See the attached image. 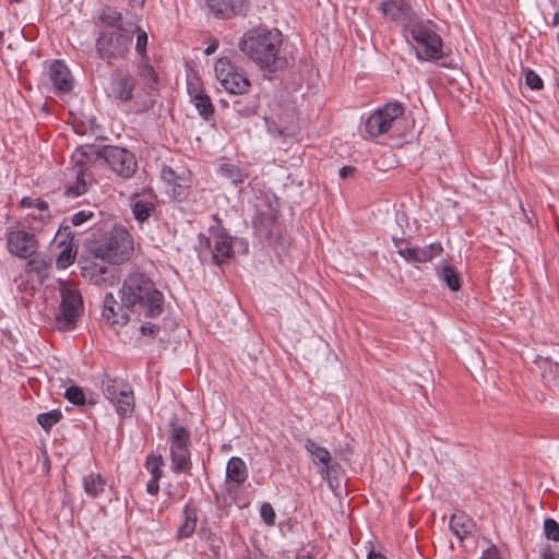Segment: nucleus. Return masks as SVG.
I'll return each mask as SVG.
<instances>
[{
	"mask_svg": "<svg viewBox=\"0 0 559 559\" xmlns=\"http://www.w3.org/2000/svg\"><path fill=\"white\" fill-rule=\"evenodd\" d=\"M282 44L283 34L277 28L255 27L242 35L239 48L261 69L275 72L286 62L280 56Z\"/></svg>",
	"mask_w": 559,
	"mask_h": 559,
	"instance_id": "f257e3e1",
	"label": "nucleus"
},
{
	"mask_svg": "<svg viewBox=\"0 0 559 559\" xmlns=\"http://www.w3.org/2000/svg\"><path fill=\"white\" fill-rule=\"evenodd\" d=\"M120 300L131 311L145 318L158 317L164 309V296L143 273L129 274L119 288Z\"/></svg>",
	"mask_w": 559,
	"mask_h": 559,
	"instance_id": "f03ea898",
	"label": "nucleus"
},
{
	"mask_svg": "<svg viewBox=\"0 0 559 559\" xmlns=\"http://www.w3.org/2000/svg\"><path fill=\"white\" fill-rule=\"evenodd\" d=\"M403 34L413 46L418 60L433 61L443 57L442 38L433 29L431 21H423L417 17Z\"/></svg>",
	"mask_w": 559,
	"mask_h": 559,
	"instance_id": "7ed1b4c3",
	"label": "nucleus"
},
{
	"mask_svg": "<svg viewBox=\"0 0 559 559\" xmlns=\"http://www.w3.org/2000/svg\"><path fill=\"white\" fill-rule=\"evenodd\" d=\"M133 251V237L123 227H115L95 248V254L110 263L119 264Z\"/></svg>",
	"mask_w": 559,
	"mask_h": 559,
	"instance_id": "20e7f679",
	"label": "nucleus"
},
{
	"mask_svg": "<svg viewBox=\"0 0 559 559\" xmlns=\"http://www.w3.org/2000/svg\"><path fill=\"white\" fill-rule=\"evenodd\" d=\"M190 445V432L182 426L171 425L169 429V455L173 473L188 476L192 474Z\"/></svg>",
	"mask_w": 559,
	"mask_h": 559,
	"instance_id": "39448f33",
	"label": "nucleus"
},
{
	"mask_svg": "<svg viewBox=\"0 0 559 559\" xmlns=\"http://www.w3.org/2000/svg\"><path fill=\"white\" fill-rule=\"evenodd\" d=\"M59 293L61 302L56 317L58 326L61 330H72L83 313L82 296L76 286L67 281L59 282Z\"/></svg>",
	"mask_w": 559,
	"mask_h": 559,
	"instance_id": "423d86ee",
	"label": "nucleus"
},
{
	"mask_svg": "<svg viewBox=\"0 0 559 559\" xmlns=\"http://www.w3.org/2000/svg\"><path fill=\"white\" fill-rule=\"evenodd\" d=\"M404 114V107L399 102H391L377 108L365 119V130L371 138L390 132Z\"/></svg>",
	"mask_w": 559,
	"mask_h": 559,
	"instance_id": "0eeeda50",
	"label": "nucleus"
},
{
	"mask_svg": "<svg viewBox=\"0 0 559 559\" xmlns=\"http://www.w3.org/2000/svg\"><path fill=\"white\" fill-rule=\"evenodd\" d=\"M132 36L119 31L103 32L96 39V52L108 64L122 59L129 52Z\"/></svg>",
	"mask_w": 559,
	"mask_h": 559,
	"instance_id": "6e6552de",
	"label": "nucleus"
},
{
	"mask_svg": "<svg viewBox=\"0 0 559 559\" xmlns=\"http://www.w3.org/2000/svg\"><path fill=\"white\" fill-rule=\"evenodd\" d=\"M103 391L119 417H131L134 411V394L129 383L119 379H108L103 383Z\"/></svg>",
	"mask_w": 559,
	"mask_h": 559,
	"instance_id": "1a4fd4ad",
	"label": "nucleus"
},
{
	"mask_svg": "<svg viewBox=\"0 0 559 559\" xmlns=\"http://www.w3.org/2000/svg\"><path fill=\"white\" fill-rule=\"evenodd\" d=\"M215 76L222 87L230 94H243L249 88L247 76L227 58H219L215 63Z\"/></svg>",
	"mask_w": 559,
	"mask_h": 559,
	"instance_id": "9d476101",
	"label": "nucleus"
},
{
	"mask_svg": "<svg viewBox=\"0 0 559 559\" xmlns=\"http://www.w3.org/2000/svg\"><path fill=\"white\" fill-rule=\"evenodd\" d=\"M377 9L385 20L400 25L403 32L417 19L407 0H379Z\"/></svg>",
	"mask_w": 559,
	"mask_h": 559,
	"instance_id": "9b49d317",
	"label": "nucleus"
},
{
	"mask_svg": "<svg viewBox=\"0 0 559 559\" xmlns=\"http://www.w3.org/2000/svg\"><path fill=\"white\" fill-rule=\"evenodd\" d=\"M104 157L109 167L122 178H130L138 168L134 154L123 147H108L104 152Z\"/></svg>",
	"mask_w": 559,
	"mask_h": 559,
	"instance_id": "f8f14e48",
	"label": "nucleus"
},
{
	"mask_svg": "<svg viewBox=\"0 0 559 559\" xmlns=\"http://www.w3.org/2000/svg\"><path fill=\"white\" fill-rule=\"evenodd\" d=\"M130 309L123 305L122 301L118 302L112 293H107L103 300L102 318L106 324L111 326L115 331L123 328L130 320Z\"/></svg>",
	"mask_w": 559,
	"mask_h": 559,
	"instance_id": "ddd939ff",
	"label": "nucleus"
},
{
	"mask_svg": "<svg viewBox=\"0 0 559 559\" xmlns=\"http://www.w3.org/2000/svg\"><path fill=\"white\" fill-rule=\"evenodd\" d=\"M8 250L22 259L32 257L37 250L35 236L22 229H14L7 234Z\"/></svg>",
	"mask_w": 559,
	"mask_h": 559,
	"instance_id": "4468645a",
	"label": "nucleus"
},
{
	"mask_svg": "<svg viewBox=\"0 0 559 559\" xmlns=\"http://www.w3.org/2000/svg\"><path fill=\"white\" fill-rule=\"evenodd\" d=\"M135 79L128 71H118L111 80L109 96L118 103H129L134 97Z\"/></svg>",
	"mask_w": 559,
	"mask_h": 559,
	"instance_id": "2eb2a0df",
	"label": "nucleus"
},
{
	"mask_svg": "<svg viewBox=\"0 0 559 559\" xmlns=\"http://www.w3.org/2000/svg\"><path fill=\"white\" fill-rule=\"evenodd\" d=\"M305 449L310 455L321 478L328 480L330 478V465L332 462V455L329 450L309 438L305 440Z\"/></svg>",
	"mask_w": 559,
	"mask_h": 559,
	"instance_id": "dca6fc26",
	"label": "nucleus"
},
{
	"mask_svg": "<svg viewBox=\"0 0 559 559\" xmlns=\"http://www.w3.org/2000/svg\"><path fill=\"white\" fill-rule=\"evenodd\" d=\"M84 153L81 151H76L72 155V160L74 163V167L72 169L73 175H75V182L67 188V194L69 197H80L87 191V187L91 181V176L87 174L84 162Z\"/></svg>",
	"mask_w": 559,
	"mask_h": 559,
	"instance_id": "f3484780",
	"label": "nucleus"
},
{
	"mask_svg": "<svg viewBox=\"0 0 559 559\" xmlns=\"http://www.w3.org/2000/svg\"><path fill=\"white\" fill-rule=\"evenodd\" d=\"M49 79L53 87L61 93H68L72 90V75L67 64L61 60H55L48 70Z\"/></svg>",
	"mask_w": 559,
	"mask_h": 559,
	"instance_id": "a211bd4d",
	"label": "nucleus"
},
{
	"mask_svg": "<svg viewBox=\"0 0 559 559\" xmlns=\"http://www.w3.org/2000/svg\"><path fill=\"white\" fill-rule=\"evenodd\" d=\"M248 478V468L241 457L233 456L226 465V483L234 489H239Z\"/></svg>",
	"mask_w": 559,
	"mask_h": 559,
	"instance_id": "6ab92c4d",
	"label": "nucleus"
},
{
	"mask_svg": "<svg viewBox=\"0 0 559 559\" xmlns=\"http://www.w3.org/2000/svg\"><path fill=\"white\" fill-rule=\"evenodd\" d=\"M160 176L162 179L171 187L175 198L183 199L186 197L187 189L189 187V179L185 171L177 174V171L170 167H163Z\"/></svg>",
	"mask_w": 559,
	"mask_h": 559,
	"instance_id": "aec40b11",
	"label": "nucleus"
},
{
	"mask_svg": "<svg viewBox=\"0 0 559 559\" xmlns=\"http://www.w3.org/2000/svg\"><path fill=\"white\" fill-rule=\"evenodd\" d=\"M534 364L539 368L544 384L551 389L557 385L559 380V364L550 357L537 355Z\"/></svg>",
	"mask_w": 559,
	"mask_h": 559,
	"instance_id": "412c9836",
	"label": "nucleus"
},
{
	"mask_svg": "<svg viewBox=\"0 0 559 559\" xmlns=\"http://www.w3.org/2000/svg\"><path fill=\"white\" fill-rule=\"evenodd\" d=\"M449 527L460 540H463L473 534L475 523L464 512H455L450 519Z\"/></svg>",
	"mask_w": 559,
	"mask_h": 559,
	"instance_id": "4be33fe9",
	"label": "nucleus"
},
{
	"mask_svg": "<svg viewBox=\"0 0 559 559\" xmlns=\"http://www.w3.org/2000/svg\"><path fill=\"white\" fill-rule=\"evenodd\" d=\"M132 213L139 223L145 222L154 212L155 203L153 195H134L131 199Z\"/></svg>",
	"mask_w": 559,
	"mask_h": 559,
	"instance_id": "5701e85b",
	"label": "nucleus"
},
{
	"mask_svg": "<svg viewBox=\"0 0 559 559\" xmlns=\"http://www.w3.org/2000/svg\"><path fill=\"white\" fill-rule=\"evenodd\" d=\"M188 92L199 115L207 120L214 112L211 98L194 86L193 83H188Z\"/></svg>",
	"mask_w": 559,
	"mask_h": 559,
	"instance_id": "b1692460",
	"label": "nucleus"
},
{
	"mask_svg": "<svg viewBox=\"0 0 559 559\" xmlns=\"http://www.w3.org/2000/svg\"><path fill=\"white\" fill-rule=\"evenodd\" d=\"M206 4L213 13L228 16L240 13L245 0H206Z\"/></svg>",
	"mask_w": 559,
	"mask_h": 559,
	"instance_id": "393cba45",
	"label": "nucleus"
},
{
	"mask_svg": "<svg viewBox=\"0 0 559 559\" xmlns=\"http://www.w3.org/2000/svg\"><path fill=\"white\" fill-rule=\"evenodd\" d=\"M233 254V239L225 235L219 234L215 236L213 248V261L216 264L224 263Z\"/></svg>",
	"mask_w": 559,
	"mask_h": 559,
	"instance_id": "a878e982",
	"label": "nucleus"
},
{
	"mask_svg": "<svg viewBox=\"0 0 559 559\" xmlns=\"http://www.w3.org/2000/svg\"><path fill=\"white\" fill-rule=\"evenodd\" d=\"M82 485L88 497L97 498L105 491L107 479L102 474L92 472L83 477Z\"/></svg>",
	"mask_w": 559,
	"mask_h": 559,
	"instance_id": "bb28decb",
	"label": "nucleus"
},
{
	"mask_svg": "<svg viewBox=\"0 0 559 559\" xmlns=\"http://www.w3.org/2000/svg\"><path fill=\"white\" fill-rule=\"evenodd\" d=\"M442 246L440 242H432L425 247H417L413 251L408 263H426L432 259L439 257L442 252Z\"/></svg>",
	"mask_w": 559,
	"mask_h": 559,
	"instance_id": "cd10ccee",
	"label": "nucleus"
},
{
	"mask_svg": "<svg viewBox=\"0 0 559 559\" xmlns=\"http://www.w3.org/2000/svg\"><path fill=\"white\" fill-rule=\"evenodd\" d=\"M183 516L185 521L178 528V536L180 538H188L194 533L197 528L198 516L195 510L192 509L189 504H187L183 509Z\"/></svg>",
	"mask_w": 559,
	"mask_h": 559,
	"instance_id": "c85d7f7f",
	"label": "nucleus"
},
{
	"mask_svg": "<svg viewBox=\"0 0 559 559\" xmlns=\"http://www.w3.org/2000/svg\"><path fill=\"white\" fill-rule=\"evenodd\" d=\"M276 219V213L272 209L267 213L259 212L253 219V227L260 235L267 236L271 233V226Z\"/></svg>",
	"mask_w": 559,
	"mask_h": 559,
	"instance_id": "c756f323",
	"label": "nucleus"
},
{
	"mask_svg": "<svg viewBox=\"0 0 559 559\" xmlns=\"http://www.w3.org/2000/svg\"><path fill=\"white\" fill-rule=\"evenodd\" d=\"M219 173L235 186L243 183L248 178V175L240 167L233 164H223L219 167Z\"/></svg>",
	"mask_w": 559,
	"mask_h": 559,
	"instance_id": "7c9ffc66",
	"label": "nucleus"
},
{
	"mask_svg": "<svg viewBox=\"0 0 559 559\" xmlns=\"http://www.w3.org/2000/svg\"><path fill=\"white\" fill-rule=\"evenodd\" d=\"M61 245L63 248L57 257V267L64 270L74 262L76 257V249L71 242L66 245L63 241H61Z\"/></svg>",
	"mask_w": 559,
	"mask_h": 559,
	"instance_id": "2f4dec72",
	"label": "nucleus"
},
{
	"mask_svg": "<svg viewBox=\"0 0 559 559\" xmlns=\"http://www.w3.org/2000/svg\"><path fill=\"white\" fill-rule=\"evenodd\" d=\"M441 278L451 290L456 292L461 288V277L452 265L443 264Z\"/></svg>",
	"mask_w": 559,
	"mask_h": 559,
	"instance_id": "473e14b6",
	"label": "nucleus"
},
{
	"mask_svg": "<svg viewBox=\"0 0 559 559\" xmlns=\"http://www.w3.org/2000/svg\"><path fill=\"white\" fill-rule=\"evenodd\" d=\"M163 465L164 459L160 454H150L145 461V468L150 472L151 477L162 478L163 477Z\"/></svg>",
	"mask_w": 559,
	"mask_h": 559,
	"instance_id": "72a5a7b5",
	"label": "nucleus"
},
{
	"mask_svg": "<svg viewBox=\"0 0 559 559\" xmlns=\"http://www.w3.org/2000/svg\"><path fill=\"white\" fill-rule=\"evenodd\" d=\"M139 76L143 81L145 87L154 88L156 73L154 69L144 60L139 66Z\"/></svg>",
	"mask_w": 559,
	"mask_h": 559,
	"instance_id": "f704fd0d",
	"label": "nucleus"
},
{
	"mask_svg": "<svg viewBox=\"0 0 559 559\" xmlns=\"http://www.w3.org/2000/svg\"><path fill=\"white\" fill-rule=\"evenodd\" d=\"M62 418V414L60 411L52 409L47 413H41L37 416V421L41 426L43 429L48 431L51 429Z\"/></svg>",
	"mask_w": 559,
	"mask_h": 559,
	"instance_id": "c9c22d12",
	"label": "nucleus"
},
{
	"mask_svg": "<svg viewBox=\"0 0 559 559\" xmlns=\"http://www.w3.org/2000/svg\"><path fill=\"white\" fill-rule=\"evenodd\" d=\"M136 33V43H135V51L141 57V59H145L146 57V48L148 44V36L145 31L140 27L135 28Z\"/></svg>",
	"mask_w": 559,
	"mask_h": 559,
	"instance_id": "e433bc0d",
	"label": "nucleus"
},
{
	"mask_svg": "<svg viewBox=\"0 0 559 559\" xmlns=\"http://www.w3.org/2000/svg\"><path fill=\"white\" fill-rule=\"evenodd\" d=\"M66 399L73 405H83L85 403V395L81 388L72 385L64 392Z\"/></svg>",
	"mask_w": 559,
	"mask_h": 559,
	"instance_id": "4c0bfd02",
	"label": "nucleus"
},
{
	"mask_svg": "<svg viewBox=\"0 0 559 559\" xmlns=\"http://www.w3.org/2000/svg\"><path fill=\"white\" fill-rule=\"evenodd\" d=\"M28 216L35 221L45 223L50 216L48 204L45 201L37 202L36 209H33V211L28 214Z\"/></svg>",
	"mask_w": 559,
	"mask_h": 559,
	"instance_id": "58836bf2",
	"label": "nucleus"
},
{
	"mask_svg": "<svg viewBox=\"0 0 559 559\" xmlns=\"http://www.w3.org/2000/svg\"><path fill=\"white\" fill-rule=\"evenodd\" d=\"M393 242L395 248L397 249V253L406 261L408 262L411 257L413 255V251L416 248V246H412L408 242L404 241V239H397L393 238Z\"/></svg>",
	"mask_w": 559,
	"mask_h": 559,
	"instance_id": "ea45409f",
	"label": "nucleus"
},
{
	"mask_svg": "<svg viewBox=\"0 0 559 559\" xmlns=\"http://www.w3.org/2000/svg\"><path fill=\"white\" fill-rule=\"evenodd\" d=\"M545 536L554 542L559 540V524L554 519H546L544 522Z\"/></svg>",
	"mask_w": 559,
	"mask_h": 559,
	"instance_id": "a19ab883",
	"label": "nucleus"
},
{
	"mask_svg": "<svg viewBox=\"0 0 559 559\" xmlns=\"http://www.w3.org/2000/svg\"><path fill=\"white\" fill-rule=\"evenodd\" d=\"M260 516L262 518L263 522L266 525H274L276 515L273 507L269 502H264L261 504Z\"/></svg>",
	"mask_w": 559,
	"mask_h": 559,
	"instance_id": "79ce46f5",
	"label": "nucleus"
},
{
	"mask_svg": "<svg viewBox=\"0 0 559 559\" xmlns=\"http://www.w3.org/2000/svg\"><path fill=\"white\" fill-rule=\"evenodd\" d=\"M102 20L107 25L120 28V23L122 21V15H121V13H119V12H117L115 10H108L107 12H105L103 14Z\"/></svg>",
	"mask_w": 559,
	"mask_h": 559,
	"instance_id": "37998d69",
	"label": "nucleus"
},
{
	"mask_svg": "<svg viewBox=\"0 0 559 559\" xmlns=\"http://www.w3.org/2000/svg\"><path fill=\"white\" fill-rule=\"evenodd\" d=\"M525 83L533 91H538L543 87V80L532 70L526 71Z\"/></svg>",
	"mask_w": 559,
	"mask_h": 559,
	"instance_id": "c03bdc74",
	"label": "nucleus"
},
{
	"mask_svg": "<svg viewBox=\"0 0 559 559\" xmlns=\"http://www.w3.org/2000/svg\"><path fill=\"white\" fill-rule=\"evenodd\" d=\"M93 216L94 214L91 211H79L71 216V223L73 226H80L85 222L90 221L91 218H93Z\"/></svg>",
	"mask_w": 559,
	"mask_h": 559,
	"instance_id": "a18cd8bd",
	"label": "nucleus"
},
{
	"mask_svg": "<svg viewBox=\"0 0 559 559\" xmlns=\"http://www.w3.org/2000/svg\"><path fill=\"white\" fill-rule=\"evenodd\" d=\"M140 332L144 336H154L159 332V326L157 324L147 322L140 326Z\"/></svg>",
	"mask_w": 559,
	"mask_h": 559,
	"instance_id": "49530a36",
	"label": "nucleus"
},
{
	"mask_svg": "<svg viewBox=\"0 0 559 559\" xmlns=\"http://www.w3.org/2000/svg\"><path fill=\"white\" fill-rule=\"evenodd\" d=\"M159 478L151 477L150 481L146 484V492L156 496L159 491Z\"/></svg>",
	"mask_w": 559,
	"mask_h": 559,
	"instance_id": "de8ad7c7",
	"label": "nucleus"
},
{
	"mask_svg": "<svg viewBox=\"0 0 559 559\" xmlns=\"http://www.w3.org/2000/svg\"><path fill=\"white\" fill-rule=\"evenodd\" d=\"M37 202H44V201L40 199H32V198L25 197L21 200V205L23 207H28V209L33 210V209H36Z\"/></svg>",
	"mask_w": 559,
	"mask_h": 559,
	"instance_id": "09e8293b",
	"label": "nucleus"
},
{
	"mask_svg": "<svg viewBox=\"0 0 559 559\" xmlns=\"http://www.w3.org/2000/svg\"><path fill=\"white\" fill-rule=\"evenodd\" d=\"M266 124H267V132L272 135H281L282 134V131L275 126V123H271L266 120Z\"/></svg>",
	"mask_w": 559,
	"mask_h": 559,
	"instance_id": "8fccbe9b",
	"label": "nucleus"
},
{
	"mask_svg": "<svg viewBox=\"0 0 559 559\" xmlns=\"http://www.w3.org/2000/svg\"><path fill=\"white\" fill-rule=\"evenodd\" d=\"M367 559H386V557L374 549H370L367 555Z\"/></svg>",
	"mask_w": 559,
	"mask_h": 559,
	"instance_id": "3c124183",
	"label": "nucleus"
},
{
	"mask_svg": "<svg viewBox=\"0 0 559 559\" xmlns=\"http://www.w3.org/2000/svg\"><path fill=\"white\" fill-rule=\"evenodd\" d=\"M354 171V168L350 167V166H344L340 169V177L341 178H346L348 177L350 174H353Z\"/></svg>",
	"mask_w": 559,
	"mask_h": 559,
	"instance_id": "603ef678",
	"label": "nucleus"
},
{
	"mask_svg": "<svg viewBox=\"0 0 559 559\" xmlns=\"http://www.w3.org/2000/svg\"><path fill=\"white\" fill-rule=\"evenodd\" d=\"M217 48H218V44H217V41H213V43H211V44L205 48L204 53H205V55H207V56H209V55H212V53H214V52L216 51V49H217Z\"/></svg>",
	"mask_w": 559,
	"mask_h": 559,
	"instance_id": "864d4df0",
	"label": "nucleus"
},
{
	"mask_svg": "<svg viewBox=\"0 0 559 559\" xmlns=\"http://www.w3.org/2000/svg\"><path fill=\"white\" fill-rule=\"evenodd\" d=\"M151 106H152V100L145 102L140 108L136 109V111L147 110Z\"/></svg>",
	"mask_w": 559,
	"mask_h": 559,
	"instance_id": "5fc2aeb1",
	"label": "nucleus"
},
{
	"mask_svg": "<svg viewBox=\"0 0 559 559\" xmlns=\"http://www.w3.org/2000/svg\"><path fill=\"white\" fill-rule=\"evenodd\" d=\"M480 559H495L493 554L487 552L481 556Z\"/></svg>",
	"mask_w": 559,
	"mask_h": 559,
	"instance_id": "6e6d98bb",
	"label": "nucleus"
},
{
	"mask_svg": "<svg viewBox=\"0 0 559 559\" xmlns=\"http://www.w3.org/2000/svg\"><path fill=\"white\" fill-rule=\"evenodd\" d=\"M542 559H555L554 556L551 554H547L545 552L543 556H542Z\"/></svg>",
	"mask_w": 559,
	"mask_h": 559,
	"instance_id": "4d7b16f0",
	"label": "nucleus"
},
{
	"mask_svg": "<svg viewBox=\"0 0 559 559\" xmlns=\"http://www.w3.org/2000/svg\"><path fill=\"white\" fill-rule=\"evenodd\" d=\"M133 4L141 5L143 4L144 0H131Z\"/></svg>",
	"mask_w": 559,
	"mask_h": 559,
	"instance_id": "13d9d810",
	"label": "nucleus"
},
{
	"mask_svg": "<svg viewBox=\"0 0 559 559\" xmlns=\"http://www.w3.org/2000/svg\"><path fill=\"white\" fill-rule=\"evenodd\" d=\"M143 90L145 91V94H148V91H146V90H150L148 87H145V86L143 85Z\"/></svg>",
	"mask_w": 559,
	"mask_h": 559,
	"instance_id": "bf43d9fd",
	"label": "nucleus"
},
{
	"mask_svg": "<svg viewBox=\"0 0 559 559\" xmlns=\"http://www.w3.org/2000/svg\"><path fill=\"white\" fill-rule=\"evenodd\" d=\"M2 38H3V34H2V32H0V43L2 41Z\"/></svg>",
	"mask_w": 559,
	"mask_h": 559,
	"instance_id": "052dcab7",
	"label": "nucleus"
},
{
	"mask_svg": "<svg viewBox=\"0 0 559 559\" xmlns=\"http://www.w3.org/2000/svg\"><path fill=\"white\" fill-rule=\"evenodd\" d=\"M554 22L555 23H558V16L556 15L555 19H554Z\"/></svg>",
	"mask_w": 559,
	"mask_h": 559,
	"instance_id": "680f3d73",
	"label": "nucleus"
},
{
	"mask_svg": "<svg viewBox=\"0 0 559 559\" xmlns=\"http://www.w3.org/2000/svg\"><path fill=\"white\" fill-rule=\"evenodd\" d=\"M11 2H20V0H10Z\"/></svg>",
	"mask_w": 559,
	"mask_h": 559,
	"instance_id": "e2e57ef3",
	"label": "nucleus"
}]
</instances>
